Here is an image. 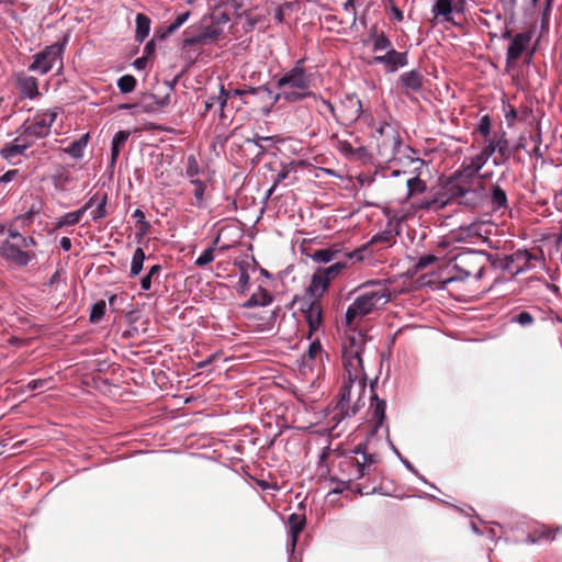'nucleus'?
<instances>
[{"mask_svg":"<svg viewBox=\"0 0 562 562\" xmlns=\"http://www.w3.org/2000/svg\"><path fill=\"white\" fill-rule=\"evenodd\" d=\"M366 345V337L361 333H352L348 336L342 350L344 382L339 392L340 418L355 415L364 405L366 374L361 355Z\"/></svg>","mask_w":562,"mask_h":562,"instance_id":"obj_1","label":"nucleus"},{"mask_svg":"<svg viewBox=\"0 0 562 562\" xmlns=\"http://www.w3.org/2000/svg\"><path fill=\"white\" fill-rule=\"evenodd\" d=\"M352 304L347 308L345 319L348 326H353L357 319L384 306L400 291L392 289L390 283L370 281L358 286Z\"/></svg>","mask_w":562,"mask_h":562,"instance_id":"obj_2","label":"nucleus"},{"mask_svg":"<svg viewBox=\"0 0 562 562\" xmlns=\"http://www.w3.org/2000/svg\"><path fill=\"white\" fill-rule=\"evenodd\" d=\"M278 88L280 92L274 97L276 101L280 98L290 102L299 101L311 94V76L297 64L278 80Z\"/></svg>","mask_w":562,"mask_h":562,"instance_id":"obj_3","label":"nucleus"},{"mask_svg":"<svg viewBox=\"0 0 562 562\" xmlns=\"http://www.w3.org/2000/svg\"><path fill=\"white\" fill-rule=\"evenodd\" d=\"M453 269L457 274L445 280V283H450L458 280H464L470 277L481 279L483 270L487 265V257L482 251H465L458 254L454 258Z\"/></svg>","mask_w":562,"mask_h":562,"instance_id":"obj_4","label":"nucleus"},{"mask_svg":"<svg viewBox=\"0 0 562 562\" xmlns=\"http://www.w3.org/2000/svg\"><path fill=\"white\" fill-rule=\"evenodd\" d=\"M487 159L480 151L474 156L465 157L461 169L456 175V188L458 194L465 195L480 187L479 171L485 166Z\"/></svg>","mask_w":562,"mask_h":562,"instance_id":"obj_5","label":"nucleus"},{"mask_svg":"<svg viewBox=\"0 0 562 562\" xmlns=\"http://www.w3.org/2000/svg\"><path fill=\"white\" fill-rule=\"evenodd\" d=\"M385 416V402L384 401H375L373 408V417L376 419V425L371 434V436L367 439L364 443H360L355 448L356 454H361L362 460L357 459V467L359 471V476L364 475L367 467L373 464L378 460V456L373 449V434L378 430V428L382 425Z\"/></svg>","mask_w":562,"mask_h":562,"instance_id":"obj_6","label":"nucleus"},{"mask_svg":"<svg viewBox=\"0 0 562 562\" xmlns=\"http://www.w3.org/2000/svg\"><path fill=\"white\" fill-rule=\"evenodd\" d=\"M486 224L474 222L467 226H460L449 233V235L439 244V247L446 248L454 244L475 245L486 240Z\"/></svg>","mask_w":562,"mask_h":562,"instance_id":"obj_7","label":"nucleus"},{"mask_svg":"<svg viewBox=\"0 0 562 562\" xmlns=\"http://www.w3.org/2000/svg\"><path fill=\"white\" fill-rule=\"evenodd\" d=\"M324 105L329 110V112L335 115L342 123L348 124L357 121L360 116L367 123H370L373 117L370 113L362 111V104L359 98L353 94H347L340 103L339 114L335 113L334 105L328 101H323Z\"/></svg>","mask_w":562,"mask_h":562,"instance_id":"obj_8","label":"nucleus"},{"mask_svg":"<svg viewBox=\"0 0 562 562\" xmlns=\"http://www.w3.org/2000/svg\"><path fill=\"white\" fill-rule=\"evenodd\" d=\"M58 114L59 110L56 108L37 113L33 121L24 128L23 134L31 142L47 136Z\"/></svg>","mask_w":562,"mask_h":562,"instance_id":"obj_9","label":"nucleus"},{"mask_svg":"<svg viewBox=\"0 0 562 562\" xmlns=\"http://www.w3.org/2000/svg\"><path fill=\"white\" fill-rule=\"evenodd\" d=\"M63 50L64 46L61 44L48 46L45 50L34 56L30 70L38 71L42 75L47 74L57 63L61 61Z\"/></svg>","mask_w":562,"mask_h":562,"instance_id":"obj_10","label":"nucleus"},{"mask_svg":"<svg viewBox=\"0 0 562 562\" xmlns=\"http://www.w3.org/2000/svg\"><path fill=\"white\" fill-rule=\"evenodd\" d=\"M0 252L5 259L21 266L27 265L31 260V256L26 251H23L18 243L4 241L0 248Z\"/></svg>","mask_w":562,"mask_h":562,"instance_id":"obj_11","label":"nucleus"},{"mask_svg":"<svg viewBox=\"0 0 562 562\" xmlns=\"http://www.w3.org/2000/svg\"><path fill=\"white\" fill-rule=\"evenodd\" d=\"M305 321L308 325V336L311 339L315 335L322 325V306L318 302H312L306 310H304Z\"/></svg>","mask_w":562,"mask_h":562,"instance_id":"obj_12","label":"nucleus"},{"mask_svg":"<svg viewBox=\"0 0 562 562\" xmlns=\"http://www.w3.org/2000/svg\"><path fill=\"white\" fill-rule=\"evenodd\" d=\"M531 40V35L529 33H519L517 34L513 41L510 42L507 49V59L509 61H514L518 59L525 48L528 46Z\"/></svg>","mask_w":562,"mask_h":562,"instance_id":"obj_13","label":"nucleus"},{"mask_svg":"<svg viewBox=\"0 0 562 562\" xmlns=\"http://www.w3.org/2000/svg\"><path fill=\"white\" fill-rule=\"evenodd\" d=\"M374 60L379 64L386 65L391 71H395L400 67H404L407 64L405 53H398L394 49H389L385 55L376 56Z\"/></svg>","mask_w":562,"mask_h":562,"instance_id":"obj_14","label":"nucleus"},{"mask_svg":"<svg viewBox=\"0 0 562 562\" xmlns=\"http://www.w3.org/2000/svg\"><path fill=\"white\" fill-rule=\"evenodd\" d=\"M95 198H90L89 201L79 210L75 212H69L64 214L58 218L55 226L56 228H61L64 226H71L79 223V221L82 218L83 214L93 206Z\"/></svg>","mask_w":562,"mask_h":562,"instance_id":"obj_15","label":"nucleus"},{"mask_svg":"<svg viewBox=\"0 0 562 562\" xmlns=\"http://www.w3.org/2000/svg\"><path fill=\"white\" fill-rule=\"evenodd\" d=\"M244 92L240 90H232L226 91L223 86L220 88L218 94L214 97H210L205 101V109L210 110L214 106H218L221 111H223L224 106L227 104V101L234 97L241 95Z\"/></svg>","mask_w":562,"mask_h":562,"instance_id":"obj_16","label":"nucleus"},{"mask_svg":"<svg viewBox=\"0 0 562 562\" xmlns=\"http://www.w3.org/2000/svg\"><path fill=\"white\" fill-rule=\"evenodd\" d=\"M329 283L328 279L317 269L312 277L307 292L312 297L319 299L326 292Z\"/></svg>","mask_w":562,"mask_h":562,"instance_id":"obj_17","label":"nucleus"},{"mask_svg":"<svg viewBox=\"0 0 562 562\" xmlns=\"http://www.w3.org/2000/svg\"><path fill=\"white\" fill-rule=\"evenodd\" d=\"M167 104L168 98L158 99L153 93H146L142 97V99L137 103V106L139 112L150 113L166 106Z\"/></svg>","mask_w":562,"mask_h":562,"instance_id":"obj_18","label":"nucleus"},{"mask_svg":"<svg viewBox=\"0 0 562 562\" xmlns=\"http://www.w3.org/2000/svg\"><path fill=\"white\" fill-rule=\"evenodd\" d=\"M337 149L345 154L346 156H353L359 159H367L368 158V150L367 148L360 144L358 140H356V145L348 142L338 139L337 140Z\"/></svg>","mask_w":562,"mask_h":562,"instance_id":"obj_19","label":"nucleus"},{"mask_svg":"<svg viewBox=\"0 0 562 562\" xmlns=\"http://www.w3.org/2000/svg\"><path fill=\"white\" fill-rule=\"evenodd\" d=\"M305 518L299 514H292L289 517V535H290V550L293 552L297 542L299 535L303 530Z\"/></svg>","mask_w":562,"mask_h":562,"instance_id":"obj_20","label":"nucleus"},{"mask_svg":"<svg viewBox=\"0 0 562 562\" xmlns=\"http://www.w3.org/2000/svg\"><path fill=\"white\" fill-rule=\"evenodd\" d=\"M18 88L20 92L29 98L34 99L40 95L38 92V83L36 78L31 76H19L18 77Z\"/></svg>","mask_w":562,"mask_h":562,"instance_id":"obj_21","label":"nucleus"},{"mask_svg":"<svg viewBox=\"0 0 562 562\" xmlns=\"http://www.w3.org/2000/svg\"><path fill=\"white\" fill-rule=\"evenodd\" d=\"M31 140L25 137L24 134H22L21 137H18L14 143L5 146L4 148H2L1 150V155L5 158V159H12L14 158L15 156L18 155H21L23 154V151L30 147L31 145Z\"/></svg>","mask_w":562,"mask_h":562,"instance_id":"obj_22","label":"nucleus"},{"mask_svg":"<svg viewBox=\"0 0 562 562\" xmlns=\"http://www.w3.org/2000/svg\"><path fill=\"white\" fill-rule=\"evenodd\" d=\"M128 137H130L128 131H120L114 135V137L112 139V144H111V165L112 166L115 165V162L120 156L121 148H122V146H124V144Z\"/></svg>","mask_w":562,"mask_h":562,"instance_id":"obj_23","label":"nucleus"},{"mask_svg":"<svg viewBox=\"0 0 562 562\" xmlns=\"http://www.w3.org/2000/svg\"><path fill=\"white\" fill-rule=\"evenodd\" d=\"M435 18L441 22L451 21L452 3L451 0H437L434 7Z\"/></svg>","mask_w":562,"mask_h":562,"instance_id":"obj_24","label":"nucleus"},{"mask_svg":"<svg viewBox=\"0 0 562 562\" xmlns=\"http://www.w3.org/2000/svg\"><path fill=\"white\" fill-rule=\"evenodd\" d=\"M401 82L406 89L417 91L422 88L423 77L416 71H409L401 76Z\"/></svg>","mask_w":562,"mask_h":562,"instance_id":"obj_25","label":"nucleus"},{"mask_svg":"<svg viewBox=\"0 0 562 562\" xmlns=\"http://www.w3.org/2000/svg\"><path fill=\"white\" fill-rule=\"evenodd\" d=\"M150 20L143 13L136 15V41L143 42L149 34Z\"/></svg>","mask_w":562,"mask_h":562,"instance_id":"obj_26","label":"nucleus"},{"mask_svg":"<svg viewBox=\"0 0 562 562\" xmlns=\"http://www.w3.org/2000/svg\"><path fill=\"white\" fill-rule=\"evenodd\" d=\"M341 251L338 248H325L316 250L312 258L314 261L327 263L334 259H337Z\"/></svg>","mask_w":562,"mask_h":562,"instance_id":"obj_27","label":"nucleus"},{"mask_svg":"<svg viewBox=\"0 0 562 562\" xmlns=\"http://www.w3.org/2000/svg\"><path fill=\"white\" fill-rule=\"evenodd\" d=\"M145 261V252L142 248H136L131 261L130 277H136L140 273Z\"/></svg>","mask_w":562,"mask_h":562,"instance_id":"obj_28","label":"nucleus"},{"mask_svg":"<svg viewBox=\"0 0 562 562\" xmlns=\"http://www.w3.org/2000/svg\"><path fill=\"white\" fill-rule=\"evenodd\" d=\"M88 143V134L83 135L79 140L74 142L65 151L75 158H80L83 154V148Z\"/></svg>","mask_w":562,"mask_h":562,"instance_id":"obj_29","label":"nucleus"},{"mask_svg":"<svg viewBox=\"0 0 562 562\" xmlns=\"http://www.w3.org/2000/svg\"><path fill=\"white\" fill-rule=\"evenodd\" d=\"M346 267V261H337L327 268H319V270L331 282Z\"/></svg>","mask_w":562,"mask_h":562,"instance_id":"obj_30","label":"nucleus"},{"mask_svg":"<svg viewBox=\"0 0 562 562\" xmlns=\"http://www.w3.org/2000/svg\"><path fill=\"white\" fill-rule=\"evenodd\" d=\"M92 198H95L94 204H97L95 210L92 212V220L97 221L106 215L105 206H106V195L98 196L97 194Z\"/></svg>","mask_w":562,"mask_h":562,"instance_id":"obj_31","label":"nucleus"},{"mask_svg":"<svg viewBox=\"0 0 562 562\" xmlns=\"http://www.w3.org/2000/svg\"><path fill=\"white\" fill-rule=\"evenodd\" d=\"M296 164L295 162H290L289 165L284 166L282 168V170L277 175V178L274 180V183L273 186L269 189L268 191V195L272 194V192L274 191L277 184L281 181H283L284 179L288 178V176L291 173V172H295L296 171Z\"/></svg>","mask_w":562,"mask_h":562,"instance_id":"obj_32","label":"nucleus"},{"mask_svg":"<svg viewBox=\"0 0 562 562\" xmlns=\"http://www.w3.org/2000/svg\"><path fill=\"white\" fill-rule=\"evenodd\" d=\"M135 86L136 79L132 75H124L117 80V87L122 93L132 92Z\"/></svg>","mask_w":562,"mask_h":562,"instance_id":"obj_33","label":"nucleus"},{"mask_svg":"<svg viewBox=\"0 0 562 562\" xmlns=\"http://www.w3.org/2000/svg\"><path fill=\"white\" fill-rule=\"evenodd\" d=\"M191 183L194 186V189H193V195L195 199L194 204L196 206H202L203 200H204L205 184L200 180H191Z\"/></svg>","mask_w":562,"mask_h":562,"instance_id":"obj_34","label":"nucleus"},{"mask_svg":"<svg viewBox=\"0 0 562 562\" xmlns=\"http://www.w3.org/2000/svg\"><path fill=\"white\" fill-rule=\"evenodd\" d=\"M271 303V296L266 291H260V295L254 294L247 302L246 306L261 305L266 306Z\"/></svg>","mask_w":562,"mask_h":562,"instance_id":"obj_35","label":"nucleus"},{"mask_svg":"<svg viewBox=\"0 0 562 562\" xmlns=\"http://www.w3.org/2000/svg\"><path fill=\"white\" fill-rule=\"evenodd\" d=\"M307 357L311 360H319L321 362L323 361V349L318 341V338L311 342L307 351Z\"/></svg>","mask_w":562,"mask_h":562,"instance_id":"obj_36","label":"nucleus"},{"mask_svg":"<svg viewBox=\"0 0 562 562\" xmlns=\"http://www.w3.org/2000/svg\"><path fill=\"white\" fill-rule=\"evenodd\" d=\"M106 308V304L104 301L97 302L91 310L90 321L92 323H98L104 315Z\"/></svg>","mask_w":562,"mask_h":562,"instance_id":"obj_37","label":"nucleus"},{"mask_svg":"<svg viewBox=\"0 0 562 562\" xmlns=\"http://www.w3.org/2000/svg\"><path fill=\"white\" fill-rule=\"evenodd\" d=\"M214 247L206 248L195 260V265L199 267L206 266L214 260Z\"/></svg>","mask_w":562,"mask_h":562,"instance_id":"obj_38","label":"nucleus"},{"mask_svg":"<svg viewBox=\"0 0 562 562\" xmlns=\"http://www.w3.org/2000/svg\"><path fill=\"white\" fill-rule=\"evenodd\" d=\"M506 194L499 187H494L492 191V202L497 207L505 206L506 204Z\"/></svg>","mask_w":562,"mask_h":562,"instance_id":"obj_39","label":"nucleus"},{"mask_svg":"<svg viewBox=\"0 0 562 562\" xmlns=\"http://www.w3.org/2000/svg\"><path fill=\"white\" fill-rule=\"evenodd\" d=\"M408 195L413 193L423 192L425 190V183L417 177L407 180Z\"/></svg>","mask_w":562,"mask_h":562,"instance_id":"obj_40","label":"nucleus"},{"mask_svg":"<svg viewBox=\"0 0 562 562\" xmlns=\"http://www.w3.org/2000/svg\"><path fill=\"white\" fill-rule=\"evenodd\" d=\"M199 173V166L196 159L193 156L188 158V167L186 170V175L190 180H198L196 176Z\"/></svg>","mask_w":562,"mask_h":562,"instance_id":"obj_41","label":"nucleus"},{"mask_svg":"<svg viewBox=\"0 0 562 562\" xmlns=\"http://www.w3.org/2000/svg\"><path fill=\"white\" fill-rule=\"evenodd\" d=\"M374 50H389L392 49V44L383 34L376 35L373 43Z\"/></svg>","mask_w":562,"mask_h":562,"instance_id":"obj_42","label":"nucleus"},{"mask_svg":"<svg viewBox=\"0 0 562 562\" xmlns=\"http://www.w3.org/2000/svg\"><path fill=\"white\" fill-rule=\"evenodd\" d=\"M40 212V207L32 205L30 210L21 216L15 218L16 222H22L23 225L30 224L33 221V216Z\"/></svg>","mask_w":562,"mask_h":562,"instance_id":"obj_43","label":"nucleus"},{"mask_svg":"<svg viewBox=\"0 0 562 562\" xmlns=\"http://www.w3.org/2000/svg\"><path fill=\"white\" fill-rule=\"evenodd\" d=\"M189 15H190V12H183L181 14H179L176 19V21L173 23H171L168 29H167V32L169 34L173 33L176 30H178L184 22H187V20L189 19Z\"/></svg>","mask_w":562,"mask_h":562,"instance_id":"obj_44","label":"nucleus"},{"mask_svg":"<svg viewBox=\"0 0 562 562\" xmlns=\"http://www.w3.org/2000/svg\"><path fill=\"white\" fill-rule=\"evenodd\" d=\"M437 261V257L434 255H426L419 258L418 262L416 263V270H422L426 267H428L431 263H435Z\"/></svg>","mask_w":562,"mask_h":562,"instance_id":"obj_45","label":"nucleus"},{"mask_svg":"<svg viewBox=\"0 0 562 562\" xmlns=\"http://www.w3.org/2000/svg\"><path fill=\"white\" fill-rule=\"evenodd\" d=\"M495 147H496V151L501 156H503V157L507 156L508 144H507V140L504 137L495 138Z\"/></svg>","mask_w":562,"mask_h":562,"instance_id":"obj_46","label":"nucleus"},{"mask_svg":"<svg viewBox=\"0 0 562 562\" xmlns=\"http://www.w3.org/2000/svg\"><path fill=\"white\" fill-rule=\"evenodd\" d=\"M481 153L485 156V158L488 160V158L496 153L495 147V138L490 139L485 146L481 149Z\"/></svg>","mask_w":562,"mask_h":562,"instance_id":"obj_47","label":"nucleus"},{"mask_svg":"<svg viewBox=\"0 0 562 562\" xmlns=\"http://www.w3.org/2000/svg\"><path fill=\"white\" fill-rule=\"evenodd\" d=\"M479 132L484 135V136H487L490 134V131H491V123H490V120L487 116H484L481 121H480V124H479V127H477Z\"/></svg>","mask_w":562,"mask_h":562,"instance_id":"obj_48","label":"nucleus"},{"mask_svg":"<svg viewBox=\"0 0 562 562\" xmlns=\"http://www.w3.org/2000/svg\"><path fill=\"white\" fill-rule=\"evenodd\" d=\"M517 323L522 326L530 325L533 322L532 316L527 312H521L516 317Z\"/></svg>","mask_w":562,"mask_h":562,"instance_id":"obj_49","label":"nucleus"},{"mask_svg":"<svg viewBox=\"0 0 562 562\" xmlns=\"http://www.w3.org/2000/svg\"><path fill=\"white\" fill-rule=\"evenodd\" d=\"M248 283H249V276L248 273L243 270L240 272V276H239V279H238V288L241 290V291H245L248 286Z\"/></svg>","mask_w":562,"mask_h":562,"instance_id":"obj_50","label":"nucleus"},{"mask_svg":"<svg viewBox=\"0 0 562 562\" xmlns=\"http://www.w3.org/2000/svg\"><path fill=\"white\" fill-rule=\"evenodd\" d=\"M18 175V170H9L4 175L0 176V182L7 183L12 181Z\"/></svg>","mask_w":562,"mask_h":562,"instance_id":"obj_51","label":"nucleus"},{"mask_svg":"<svg viewBox=\"0 0 562 562\" xmlns=\"http://www.w3.org/2000/svg\"><path fill=\"white\" fill-rule=\"evenodd\" d=\"M342 257L346 259H349V260H355V261H359L362 259L360 250L344 252Z\"/></svg>","mask_w":562,"mask_h":562,"instance_id":"obj_52","label":"nucleus"},{"mask_svg":"<svg viewBox=\"0 0 562 562\" xmlns=\"http://www.w3.org/2000/svg\"><path fill=\"white\" fill-rule=\"evenodd\" d=\"M19 246L21 248H29L31 246H33L35 243H34V239L32 237H20V240H19Z\"/></svg>","mask_w":562,"mask_h":562,"instance_id":"obj_53","label":"nucleus"},{"mask_svg":"<svg viewBox=\"0 0 562 562\" xmlns=\"http://www.w3.org/2000/svg\"><path fill=\"white\" fill-rule=\"evenodd\" d=\"M151 279H153V277H149L148 274H146L145 277L142 278L140 286H142V289L144 291L150 290V288H151Z\"/></svg>","mask_w":562,"mask_h":562,"instance_id":"obj_54","label":"nucleus"},{"mask_svg":"<svg viewBox=\"0 0 562 562\" xmlns=\"http://www.w3.org/2000/svg\"><path fill=\"white\" fill-rule=\"evenodd\" d=\"M60 247L66 251L69 250L71 248V240L68 237H63L60 239Z\"/></svg>","mask_w":562,"mask_h":562,"instance_id":"obj_55","label":"nucleus"},{"mask_svg":"<svg viewBox=\"0 0 562 562\" xmlns=\"http://www.w3.org/2000/svg\"><path fill=\"white\" fill-rule=\"evenodd\" d=\"M145 66H146V58L145 57L137 58L134 61V67L137 68V69H143V68H145Z\"/></svg>","mask_w":562,"mask_h":562,"instance_id":"obj_56","label":"nucleus"},{"mask_svg":"<svg viewBox=\"0 0 562 562\" xmlns=\"http://www.w3.org/2000/svg\"><path fill=\"white\" fill-rule=\"evenodd\" d=\"M517 117V112L516 110L512 109L507 114H506V120L508 122V124H513V121Z\"/></svg>","mask_w":562,"mask_h":562,"instance_id":"obj_57","label":"nucleus"},{"mask_svg":"<svg viewBox=\"0 0 562 562\" xmlns=\"http://www.w3.org/2000/svg\"><path fill=\"white\" fill-rule=\"evenodd\" d=\"M133 217L137 221V222H143L144 218H145V215L144 213L140 211V210H135L134 213H133Z\"/></svg>","mask_w":562,"mask_h":562,"instance_id":"obj_58","label":"nucleus"},{"mask_svg":"<svg viewBox=\"0 0 562 562\" xmlns=\"http://www.w3.org/2000/svg\"><path fill=\"white\" fill-rule=\"evenodd\" d=\"M160 271V266L159 265H155V266H151L149 271L147 272V274L149 277H154L156 276L158 272Z\"/></svg>","mask_w":562,"mask_h":562,"instance_id":"obj_59","label":"nucleus"},{"mask_svg":"<svg viewBox=\"0 0 562 562\" xmlns=\"http://www.w3.org/2000/svg\"><path fill=\"white\" fill-rule=\"evenodd\" d=\"M345 10L347 12H353L355 11V1L353 0H348L346 3H345Z\"/></svg>","mask_w":562,"mask_h":562,"instance_id":"obj_60","label":"nucleus"},{"mask_svg":"<svg viewBox=\"0 0 562 562\" xmlns=\"http://www.w3.org/2000/svg\"><path fill=\"white\" fill-rule=\"evenodd\" d=\"M44 382L41 381V380H35V381H32L29 383V387H31L32 390H36L38 389L40 386H42Z\"/></svg>","mask_w":562,"mask_h":562,"instance_id":"obj_61","label":"nucleus"},{"mask_svg":"<svg viewBox=\"0 0 562 562\" xmlns=\"http://www.w3.org/2000/svg\"><path fill=\"white\" fill-rule=\"evenodd\" d=\"M9 236L12 238V239H16L18 241L20 240V237H22L20 235L19 232H16L15 229H9Z\"/></svg>","mask_w":562,"mask_h":562,"instance_id":"obj_62","label":"nucleus"},{"mask_svg":"<svg viewBox=\"0 0 562 562\" xmlns=\"http://www.w3.org/2000/svg\"><path fill=\"white\" fill-rule=\"evenodd\" d=\"M391 142H392V145L394 147L398 146L400 145V138L397 135H395V133L392 132V135H391Z\"/></svg>","mask_w":562,"mask_h":562,"instance_id":"obj_63","label":"nucleus"},{"mask_svg":"<svg viewBox=\"0 0 562 562\" xmlns=\"http://www.w3.org/2000/svg\"><path fill=\"white\" fill-rule=\"evenodd\" d=\"M393 14L397 21H401L403 19V13L396 8L393 9Z\"/></svg>","mask_w":562,"mask_h":562,"instance_id":"obj_64","label":"nucleus"}]
</instances>
